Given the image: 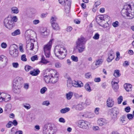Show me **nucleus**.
<instances>
[{
  "mask_svg": "<svg viewBox=\"0 0 134 134\" xmlns=\"http://www.w3.org/2000/svg\"><path fill=\"white\" fill-rule=\"evenodd\" d=\"M123 16L127 17L128 19L133 18L134 16V5L131 7L130 4H125L121 11Z\"/></svg>",
  "mask_w": 134,
  "mask_h": 134,
  "instance_id": "1",
  "label": "nucleus"
},
{
  "mask_svg": "<svg viewBox=\"0 0 134 134\" xmlns=\"http://www.w3.org/2000/svg\"><path fill=\"white\" fill-rule=\"evenodd\" d=\"M71 59L73 61L76 62H78V57L74 55H72L71 56Z\"/></svg>",
  "mask_w": 134,
  "mask_h": 134,
  "instance_id": "42",
  "label": "nucleus"
},
{
  "mask_svg": "<svg viewBox=\"0 0 134 134\" xmlns=\"http://www.w3.org/2000/svg\"><path fill=\"white\" fill-rule=\"evenodd\" d=\"M20 34V30L19 29H17L12 33L11 34L13 36H15Z\"/></svg>",
  "mask_w": 134,
  "mask_h": 134,
  "instance_id": "35",
  "label": "nucleus"
},
{
  "mask_svg": "<svg viewBox=\"0 0 134 134\" xmlns=\"http://www.w3.org/2000/svg\"><path fill=\"white\" fill-rule=\"evenodd\" d=\"M74 95L76 98L77 99H78L80 97H81L82 96V95H79L77 93H75Z\"/></svg>",
  "mask_w": 134,
  "mask_h": 134,
  "instance_id": "56",
  "label": "nucleus"
},
{
  "mask_svg": "<svg viewBox=\"0 0 134 134\" xmlns=\"http://www.w3.org/2000/svg\"><path fill=\"white\" fill-rule=\"evenodd\" d=\"M73 108H75L76 110H81L82 109L83 107L81 104H79L73 106Z\"/></svg>",
  "mask_w": 134,
  "mask_h": 134,
  "instance_id": "26",
  "label": "nucleus"
},
{
  "mask_svg": "<svg viewBox=\"0 0 134 134\" xmlns=\"http://www.w3.org/2000/svg\"><path fill=\"white\" fill-rule=\"evenodd\" d=\"M46 71L50 72L51 77V81L52 83H56L58 80V76L57 74L56 71L54 70L49 69L46 70Z\"/></svg>",
  "mask_w": 134,
  "mask_h": 134,
  "instance_id": "4",
  "label": "nucleus"
},
{
  "mask_svg": "<svg viewBox=\"0 0 134 134\" xmlns=\"http://www.w3.org/2000/svg\"><path fill=\"white\" fill-rule=\"evenodd\" d=\"M71 2V0H66L65 2V7L66 6H67V7L70 8Z\"/></svg>",
  "mask_w": 134,
  "mask_h": 134,
  "instance_id": "39",
  "label": "nucleus"
},
{
  "mask_svg": "<svg viewBox=\"0 0 134 134\" xmlns=\"http://www.w3.org/2000/svg\"><path fill=\"white\" fill-rule=\"evenodd\" d=\"M78 126L85 129H87L89 128L90 123L88 121L83 120H79L77 122Z\"/></svg>",
  "mask_w": 134,
  "mask_h": 134,
  "instance_id": "6",
  "label": "nucleus"
},
{
  "mask_svg": "<svg viewBox=\"0 0 134 134\" xmlns=\"http://www.w3.org/2000/svg\"><path fill=\"white\" fill-rule=\"evenodd\" d=\"M118 103L120 104L123 100V98L122 96H120L118 98Z\"/></svg>",
  "mask_w": 134,
  "mask_h": 134,
  "instance_id": "46",
  "label": "nucleus"
},
{
  "mask_svg": "<svg viewBox=\"0 0 134 134\" xmlns=\"http://www.w3.org/2000/svg\"><path fill=\"white\" fill-rule=\"evenodd\" d=\"M119 25V22L117 21L114 22L112 23V25L114 27H118Z\"/></svg>",
  "mask_w": 134,
  "mask_h": 134,
  "instance_id": "40",
  "label": "nucleus"
},
{
  "mask_svg": "<svg viewBox=\"0 0 134 134\" xmlns=\"http://www.w3.org/2000/svg\"><path fill=\"white\" fill-rule=\"evenodd\" d=\"M47 90V88L46 87H44L42 88L40 90V92L42 94L44 93Z\"/></svg>",
  "mask_w": 134,
  "mask_h": 134,
  "instance_id": "43",
  "label": "nucleus"
},
{
  "mask_svg": "<svg viewBox=\"0 0 134 134\" xmlns=\"http://www.w3.org/2000/svg\"><path fill=\"white\" fill-rule=\"evenodd\" d=\"M21 59L23 61L25 62L27 60L26 56L25 54L23 55L21 57Z\"/></svg>",
  "mask_w": 134,
  "mask_h": 134,
  "instance_id": "47",
  "label": "nucleus"
},
{
  "mask_svg": "<svg viewBox=\"0 0 134 134\" xmlns=\"http://www.w3.org/2000/svg\"><path fill=\"white\" fill-rule=\"evenodd\" d=\"M24 107L26 109H28L30 108V106L29 104H26V105H24Z\"/></svg>",
  "mask_w": 134,
  "mask_h": 134,
  "instance_id": "63",
  "label": "nucleus"
},
{
  "mask_svg": "<svg viewBox=\"0 0 134 134\" xmlns=\"http://www.w3.org/2000/svg\"><path fill=\"white\" fill-rule=\"evenodd\" d=\"M50 104V103L48 101H45L43 102L42 104L43 105H45L48 106Z\"/></svg>",
  "mask_w": 134,
  "mask_h": 134,
  "instance_id": "53",
  "label": "nucleus"
},
{
  "mask_svg": "<svg viewBox=\"0 0 134 134\" xmlns=\"http://www.w3.org/2000/svg\"><path fill=\"white\" fill-rule=\"evenodd\" d=\"M11 12L12 13L17 14L19 12V10L16 7H13L11 8Z\"/></svg>",
  "mask_w": 134,
  "mask_h": 134,
  "instance_id": "31",
  "label": "nucleus"
},
{
  "mask_svg": "<svg viewBox=\"0 0 134 134\" xmlns=\"http://www.w3.org/2000/svg\"><path fill=\"white\" fill-rule=\"evenodd\" d=\"M26 43V48H29V49L30 50H32L34 49V43L29 41H27Z\"/></svg>",
  "mask_w": 134,
  "mask_h": 134,
  "instance_id": "19",
  "label": "nucleus"
},
{
  "mask_svg": "<svg viewBox=\"0 0 134 134\" xmlns=\"http://www.w3.org/2000/svg\"><path fill=\"white\" fill-rule=\"evenodd\" d=\"M103 62V60L102 59H98L97 60L96 62L95 66L93 63L92 65L91 68L92 69H94L97 68L99 65H100L102 64Z\"/></svg>",
  "mask_w": 134,
  "mask_h": 134,
  "instance_id": "12",
  "label": "nucleus"
},
{
  "mask_svg": "<svg viewBox=\"0 0 134 134\" xmlns=\"http://www.w3.org/2000/svg\"><path fill=\"white\" fill-rule=\"evenodd\" d=\"M130 108L129 107H127L125 108V111L127 113L130 111Z\"/></svg>",
  "mask_w": 134,
  "mask_h": 134,
  "instance_id": "64",
  "label": "nucleus"
},
{
  "mask_svg": "<svg viewBox=\"0 0 134 134\" xmlns=\"http://www.w3.org/2000/svg\"><path fill=\"white\" fill-rule=\"evenodd\" d=\"M53 40H51L48 43L45 45L43 47L44 54L46 58H49L50 57L51 49Z\"/></svg>",
  "mask_w": 134,
  "mask_h": 134,
  "instance_id": "5",
  "label": "nucleus"
},
{
  "mask_svg": "<svg viewBox=\"0 0 134 134\" xmlns=\"http://www.w3.org/2000/svg\"><path fill=\"white\" fill-rule=\"evenodd\" d=\"M41 34L43 36H48L49 34V32L47 31V29L44 28L43 29V31L41 32Z\"/></svg>",
  "mask_w": 134,
  "mask_h": 134,
  "instance_id": "24",
  "label": "nucleus"
},
{
  "mask_svg": "<svg viewBox=\"0 0 134 134\" xmlns=\"http://www.w3.org/2000/svg\"><path fill=\"white\" fill-rule=\"evenodd\" d=\"M54 52L55 56L60 59H63L67 54L66 49L62 45L56 46L55 47Z\"/></svg>",
  "mask_w": 134,
  "mask_h": 134,
  "instance_id": "2",
  "label": "nucleus"
},
{
  "mask_svg": "<svg viewBox=\"0 0 134 134\" xmlns=\"http://www.w3.org/2000/svg\"><path fill=\"white\" fill-rule=\"evenodd\" d=\"M72 96V93L71 92H68L66 94V96L67 99L69 100L70 99Z\"/></svg>",
  "mask_w": 134,
  "mask_h": 134,
  "instance_id": "38",
  "label": "nucleus"
},
{
  "mask_svg": "<svg viewBox=\"0 0 134 134\" xmlns=\"http://www.w3.org/2000/svg\"><path fill=\"white\" fill-rule=\"evenodd\" d=\"M67 6H66L65 7V11L67 13H69L70 8L67 7Z\"/></svg>",
  "mask_w": 134,
  "mask_h": 134,
  "instance_id": "57",
  "label": "nucleus"
},
{
  "mask_svg": "<svg viewBox=\"0 0 134 134\" xmlns=\"http://www.w3.org/2000/svg\"><path fill=\"white\" fill-rule=\"evenodd\" d=\"M10 18L11 20V21L13 22H13H17L18 20V19L16 16H14L12 18L10 17Z\"/></svg>",
  "mask_w": 134,
  "mask_h": 134,
  "instance_id": "41",
  "label": "nucleus"
},
{
  "mask_svg": "<svg viewBox=\"0 0 134 134\" xmlns=\"http://www.w3.org/2000/svg\"><path fill=\"white\" fill-rule=\"evenodd\" d=\"M12 105L10 104H8L5 106V110L7 112L10 111L11 109Z\"/></svg>",
  "mask_w": 134,
  "mask_h": 134,
  "instance_id": "28",
  "label": "nucleus"
},
{
  "mask_svg": "<svg viewBox=\"0 0 134 134\" xmlns=\"http://www.w3.org/2000/svg\"><path fill=\"white\" fill-rule=\"evenodd\" d=\"M57 19V18L55 16H52L50 20L51 24L56 23V21Z\"/></svg>",
  "mask_w": 134,
  "mask_h": 134,
  "instance_id": "36",
  "label": "nucleus"
},
{
  "mask_svg": "<svg viewBox=\"0 0 134 134\" xmlns=\"http://www.w3.org/2000/svg\"><path fill=\"white\" fill-rule=\"evenodd\" d=\"M12 65L14 68H17L19 67V65L18 63H13L12 64Z\"/></svg>",
  "mask_w": 134,
  "mask_h": 134,
  "instance_id": "52",
  "label": "nucleus"
},
{
  "mask_svg": "<svg viewBox=\"0 0 134 134\" xmlns=\"http://www.w3.org/2000/svg\"><path fill=\"white\" fill-rule=\"evenodd\" d=\"M3 62L4 63H6L8 61V59L5 56L2 55L0 56V61Z\"/></svg>",
  "mask_w": 134,
  "mask_h": 134,
  "instance_id": "29",
  "label": "nucleus"
},
{
  "mask_svg": "<svg viewBox=\"0 0 134 134\" xmlns=\"http://www.w3.org/2000/svg\"><path fill=\"white\" fill-rule=\"evenodd\" d=\"M99 37V35L98 33H96L94 36L93 37V38L96 40H98Z\"/></svg>",
  "mask_w": 134,
  "mask_h": 134,
  "instance_id": "44",
  "label": "nucleus"
},
{
  "mask_svg": "<svg viewBox=\"0 0 134 134\" xmlns=\"http://www.w3.org/2000/svg\"><path fill=\"white\" fill-rule=\"evenodd\" d=\"M2 93H1L0 92V102H2L3 100L5 102H7L9 100H10V97H8V100H7V98L6 97H5L4 98H3L1 96V94Z\"/></svg>",
  "mask_w": 134,
  "mask_h": 134,
  "instance_id": "37",
  "label": "nucleus"
},
{
  "mask_svg": "<svg viewBox=\"0 0 134 134\" xmlns=\"http://www.w3.org/2000/svg\"><path fill=\"white\" fill-rule=\"evenodd\" d=\"M32 68L31 66L29 65H26L25 66V69L26 71H28Z\"/></svg>",
  "mask_w": 134,
  "mask_h": 134,
  "instance_id": "45",
  "label": "nucleus"
},
{
  "mask_svg": "<svg viewBox=\"0 0 134 134\" xmlns=\"http://www.w3.org/2000/svg\"><path fill=\"white\" fill-rule=\"evenodd\" d=\"M13 91L15 93L19 94L21 92V87H19L17 86H14L13 85Z\"/></svg>",
  "mask_w": 134,
  "mask_h": 134,
  "instance_id": "15",
  "label": "nucleus"
},
{
  "mask_svg": "<svg viewBox=\"0 0 134 134\" xmlns=\"http://www.w3.org/2000/svg\"><path fill=\"white\" fill-rule=\"evenodd\" d=\"M52 129V127L51 125H45L43 128V132L44 134H52L50 131Z\"/></svg>",
  "mask_w": 134,
  "mask_h": 134,
  "instance_id": "10",
  "label": "nucleus"
},
{
  "mask_svg": "<svg viewBox=\"0 0 134 134\" xmlns=\"http://www.w3.org/2000/svg\"><path fill=\"white\" fill-rule=\"evenodd\" d=\"M31 59L32 61H34L35 60L38 59L37 56L36 55H35L31 58Z\"/></svg>",
  "mask_w": 134,
  "mask_h": 134,
  "instance_id": "49",
  "label": "nucleus"
},
{
  "mask_svg": "<svg viewBox=\"0 0 134 134\" xmlns=\"http://www.w3.org/2000/svg\"><path fill=\"white\" fill-rule=\"evenodd\" d=\"M91 76V74L90 72H88L85 74V77L87 79H89Z\"/></svg>",
  "mask_w": 134,
  "mask_h": 134,
  "instance_id": "54",
  "label": "nucleus"
},
{
  "mask_svg": "<svg viewBox=\"0 0 134 134\" xmlns=\"http://www.w3.org/2000/svg\"><path fill=\"white\" fill-rule=\"evenodd\" d=\"M99 108H96L94 112L96 114H99Z\"/></svg>",
  "mask_w": 134,
  "mask_h": 134,
  "instance_id": "59",
  "label": "nucleus"
},
{
  "mask_svg": "<svg viewBox=\"0 0 134 134\" xmlns=\"http://www.w3.org/2000/svg\"><path fill=\"white\" fill-rule=\"evenodd\" d=\"M9 53L12 57L16 58L18 56V52L17 49L14 46L10 47Z\"/></svg>",
  "mask_w": 134,
  "mask_h": 134,
  "instance_id": "11",
  "label": "nucleus"
},
{
  "mask_svg": "<svg viewBox=\"0 0 134 134\" xmlns=\"http://www.w3.org/2000/svg\"><path fill=\"white\" fill-rule=\"evenodd\" d=\"M1 47L3 48H5L7 47V44L4 42L2 43L1 45Z\"/></svg>",
  "mask_w": 134,
  "mask_h": 134,
  "instance_id": "51",
  "label": "nucleus"
},
{
  "mask_svg": "<svg viewBox=\"0 0 134 134\" xmlns=\"http://www.w3.org/2000/svg\"><path fill=\"white\" fill-rule=\"evenodd\" d=\"M4 26L9 29H11L14 26V23L11 21L10 17H8L4 20Z\"/></svg>",
  "mask_w": 134,
  "mask_h": 134,
  "instance_id": "7",
  "label": "nucleus"
},
{
  "mask_svg": "<svg viewBox=\"0 0 134 134\" xmlns=\"http://www.w3.org/2000/svg\"><path fill=\"white\" fill-rule=\"evenodd\" d=\"M111 84L112 85V88L114 90L115 92L117 91L118 89L119 88V87L118 84V82L112 81Z\"/></svg>",
  "mask_w": 134,
  "mask_h": 134,
  "instance_id": "21",
  "label": "nucleus"
},
{
  "mask_svg": "<svg viewBox=\"0 0 134 134\" xmlns=\"http://www.w3.org/2000/svg\"><path fill=\"white\" fill-rule=\"evenodd\" d=\"M12 122L11 121H9V122L6 125V127L7 128H10L12 126Z\"/></svg>",
  "mask_w": 134,
  "mask_h": 134,
  "instance_id": "58",
  "label": "nucleus"
},
{
  "mask_svg": "<svg viewBox=\"0 0 134 134\" xmlns=\"http://www.w3.org/2000/svg\"><path fill=\"white\" fill-rule=\"evenodd\" d=\"M106 103L108 107H111L114 105V101L113 99L110 97H109L107 99Z\"/></svg>",
  "mask_w": 134,
  "mask_h": 134,
  "instance_id": "14",
  "label": "nucleus"
},
{
  "mask_svg": "<svg viewBox=\"0 0 134 134\" xmlns=\"http://www.w3.org/2000/svg\"><path fill=\"white\" fill-rule=\"evenodd\" d=\"M62 64L59 62H57L55 64V67L57 68H60L61 67Z\"/></svg>",
  "mask_w": 134,
  "mask_h": 134,
  "instance_id": "48",
  "label": "nucleus"
},
{
  "mask_svg": "<svg viewBox=\"0 0 134 134\" xmlns=\"http://www.w3.org/2000/svg\"><path fill=\"white\" fill-rule=\"evenodd\" d=\"M84 38L82 36H81L78 39L76 42V49L79 53H81L84 51L86 47L84 44Z\"/></svg>",
  "mask_w": 134,
  "mask_h": 134,
  "instance_id": "3",
  "label": "nucleus"
},
{
  "mask_svg": "<svg viewBox=\"0 0 134 134\" xmlns=\"http://www.w3.org/2000/svg\"><path fill=\"white\" fill-rule=\"evenodd\" d=\"M59 121L61 122L64 123L65 122V120L63 118H60L59 119Z\"/></svg>",
  "mask_w": 134,
  "mask_h": 134,
  "instance_id": "62",
  "label": "nucleus"
},
{
  "mask_svg": "<svg viewBox=\"0 0 134 134\" xmlns=\"http://www.w3.org/2000/svg\"><path fill=\"white\" fill-rule=\"evenodd\" d=\"M72 29V28L71 26H68L67 28L66 31L68 32H70Z\"/></svg>",
  "mask_w": 134,
  "mask_h": 134,
  "instance_id": "61",
  "label": "nucleus"
},
{
  "mask_svg": "<svg viewBox=\"0 0 134 134\" xmlns=\"http://www.w3.org/2000/svg\"><path fill=\"white\" fill-rule=\"evenodd\" d=\"M97 123L99 125L102 126L107 124V122L104 119H100L98 120Z\"/></svg>",
  "mask_w": 134,
  "mask_h": 134,
  "instance_id": "18",
  "label": "nucleus"
},
{
  "mask_svg": "<svg viewBox=\"0 0 134 134\" xmlns=\"http://www.w3.org/2000/svg\"><path fill=\"white\" fill-rule=\"evenodd\" d=\"M110 112L111 118L114 120L116 119L117 117V115L119 113L118 109L116 107L113 108L111 109Z\"/></svg>",
  "mask_w": 134,
  "mask_h": 134,
  "instance_id": "9",
  "label": "nucleus"
},
{
  "mask_svg": "<svg viewBox=\"0 0 134 134\" xmlns=\"http://www.w3.org/2000/svg\"><path fill=\"white\" fill-rule=\"evenodd\" d=\"M127 117L130 120H132L133 118V116L132 114H128L127 115Z\"/></svg>",
  "mask_w": 134,
  "mask_h": 134,
  "instance_id": "55",
  "label": "nucleus"
},
{
  "mask_svg": "<svg viewBox=\"0 0 134 134\" xmlns=\"http://www.w3.org/2000/svg\"><path fill=\"white\" fill-rule=\"evenodd\" d=\"M50 76V72L48 74V75H46L44 76V79L46 83H48L51 81V78Z\"/></svg>",
  "mask_w": 134,
  "mask_h": 134,
  "instance_id": "25",
  "label": "nucleus"
},
{
  "mask_svg": "<svg viewBox=\"0 0 134 134\" xmlns=\"http://www.w3.org/2000/svg\"><path fill=\"white\" fill-rule=\"evenodd\" d=\"M129 63L127 61H125L123 64V66H125L129 65Z\"/></svg>",
  "mask_w": 134,
  "mask_h": 134,
  "instance_id": "60",
  "label": "nucleus"
},
{
  "mask_svg": "<svg viewBox=\"0 0 134 134\" xmlns=\"http://www.w3.org/2000/svg\"><path fill=\"white\" fill-rule=\"evenodd\" d=\"M74 81H72L71 79H69L67 80V85L68 87L71 88L72 86H74Z\"/></svg>",
  "mask_w": 134,
  "mask_h": 134,
  "instance_id": "27",
  "label": "nucleus"
},
{
  "mask_svg": "<svg viewBox=\"0 0 134 134\" xmlns=\"http://www.w3.org/2000/svg\"><path fill=\"white\" fill-rule=\"evenodd\" d=\"M132 85L130 84L126 83L124 85V87L126 91L127 92L130 91H132Z\"/></svg>",
  "mask_w": 134,
  "mask_h": 134,
  "instance_id": "16",
  "label": "nucleus"
},
{
  "mask_svg": "<svg viewBox=\"0 0 134 134\" xmlns=\"http://www.w3.org/2000/svg\"><path fill=\"white\" fill-rule=\"evenodd\" d=\"M23 83V79L21 77H17L14 80L13 85L21 87Z\"/></svg>",
  "mask_w": 134,
  "mask_h": 134,
  "instance_id": "8",
  "label": "nucleus"
},
{
  "mask_svg": "<svg viewBox=\"0 0 134 134\" xmlns=\"http://www.w3.org/2000/svg\"><path fill=\"white\" fill-rule=\"evenodd\" d=\"M54 30H57L60 29V27L57 23L51 24Z\"/></svg>",
  "mask_w": 134,
  "mask_h": 134,
  "instance_id": "23",
  "label": "nucleus"
},
{
  "mask_svg": "<svg viewBox=\"0 0 134 134\" xmlns=\"http://www.w3.org/2000/svg\"><path fill=\"white\" fill-rule=\"evenodd\" d=\"M114 55L111 54H108V57L107 59V61L108 62H110L114 59Z\"/></svg>",
  "mask_w": 134,
  "mask_h": 134,
  "instance_id": "30",
  "label": "nucleus"
},
{
  "mask_svg": "<svg viewBox=\"0 0 134 134\" xmlns=\"http://www.w3.org/2000/svg\"><path fill=\"white\" fill-rule=\"evenodd\" d=\"M70 110V109L69 108L66 107L61 109L60 110V112L64 114L68 112Z\"/></svg>",
  "mask_w": 134,
  "mask_h": 134,
  "instance_id": "33",
  "label": "nucleus"
},
{
  "mask_svg": "<svg viewBox=\"0 0 134 134\" xmlns=\"http://www.w3.org/2000/svg\"><path fill=\"white\" fill-rule=\"evenodd\" d=\"M74 86L75 87H81L83 85V83L81 81H74Z\"/></svg>",
  "mask_w": 134,
  "mask_h": 134,
  "instance_id": "22",
  "label": "nucleus"
},
{
  "mask_svg": "<svg viewBox=\"0 0 134 134\" xmlns=\"http://www.w3.org/2000/svg\"><path fill=\"white\" fill-rule=\"evenodd\" d=\"M40 71L38 69H34L32 71H30V74L33 76H36L37 75L40 73Z\"/></svg>",
  "mask_w": 134,
  "mask_h": 134,
  "instance_id": "17",
  "label": "nucleus"
},
{
  "mask_svg": "<svg viewBox=\"0 0 134 134\" xmlns=\"http://www.w3.org/2000/svg\"><path fill=\"white\" fill-rule=\"evenodd\" d=\"M85 89L88 92H90L92 91L90 86L88 83L85 84Z\"/></svg>",
  "mask_w": 134,
  "mask_h": 134,
  "instance_id": "32",
  "label": "nucleus"
},
{
  "mask_svg": "<svg viewBox=\"0 0 134 134\" xmlns=\"http://www.w3.org/2000/svg\"><path fill=\"white\" fill-rule=\"evenodd\" d=\"M82 116L86 118H91L94 116V114L91 112H87L85 113Z\"/></svg>",
  "mask_w": 134,
  "mask_h": 134,
  "instance_id": "20",
  "label": "nucleus"
},
{
  "mask_svg": "<svg viewBox=\"0 0 134 134\" xmlns=\"http://www.w3.org/2000/svg\"><path fill=\"white\" fill-rule=\"evenodd\" d=\"M96 21L98 24L102 27H104V24H102L101 23L103 21H104V18L103 15H101L100 17H97L96 19Z\"/></svg>",
  "mask_w": 134,
  "mask_h": 134,
  "instance_id": "13",
  "label": "nucleus"
},
{
  "mask_svg": "<svg viewBox=\"0 0 134 134\" xmlns=\"http://www.w3.org/2000/svg\"><path fill=\"white\" fill-rule=\"evenodd\" d=\"M126 118V117L125 116L123 115L120 118V121L122 123H124V121H125Z\"/></svg>",
  "mask_w": 134,
  "mask_h": 134,
  "instance_id": "50",
  "label": "nucleus"
},
{
  "mask_svg": "<svg viewBox=\"0 0 134 134\" xmlns=\"http://www.w3.org/2000/svg\"><path fill=\"white\" fill-rule=\"evenodd\" d=\"M120 71L118 70H115L114 71V75L116 77H118L120 76L121 74L119 73Z\"/></svg>",
  "mask_w": 134,
  "mask_h": 134,
  "instance_id": "34",
  "label": "nucleus"
}]
</instances>
